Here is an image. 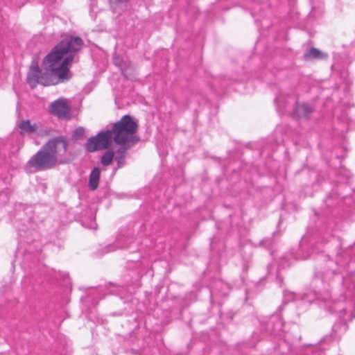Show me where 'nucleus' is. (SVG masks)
<instances>
[{
    "label": "nucleus",
    "mask_w": 355,
    "mask_h": 355,
    "mask_svg": "<svg viewBox=\"0 0 355 355\" xmlns=\"http://www.w3.org/2000/svg\"><path fill=\"white\" fill-rule=\"evenodd\" d=\"M323 57H326L322 52H321L318 49L314 47L311 48L307 52L304 54L305 59L309 58H322Z\"/></svg>",
    "instance_id": "obj_14"
},
{
    "label": "nucleus",
    "mask_w": 355,
    "mask_h": 355,
    "mask_svg": "<svg viewBox=\"0 0 355 355\" xmlns=\"http://www.w3.org/2000/svg\"><path fill=\"white\" fill-rule=\"evenodd\" d=\"M332 261H329L327 268L315 272L316 284L320 282L321 285L317 286V290L314 292L305 293L302 296V300L311 303L315 300H321L328 302L331 297L330 291L338 275L336 270L330 268Z\"/></svg>",
    "instance_id": "obj_3"
},
{
    "label": "nucleus",
    "mask_w": 355,
    "mask_h": 355,
    "mask_svg": "<svg viewBox=\"0 0 355 355\" xmlns=\"http://www.w3.org/2000/svg\"><path fill=\"white\" fill-rule=\"evenodd\" d=\"M114 153L111 150L106 151L103 155L101 157V163L104 166L110 165L114 158Z\"/></svg>",
    "instance_id": "obj_16"
},
{
    "label": "nucleus",
    "mask_w": 355,
    "mask_h": 355,
    "mask_svg": "<svg viewBox=\"0 0 355 355\" xmlns=\"http://www.w3.org/2000/svg\"><path fill=\"white\" fill-rule=\"evenodd\" d=\"M112 141L114 140L111 132L110 130H106L90 137L85 144V148L90 153L105 150L111 145Z\"/></svg>",
    "instance_id": "obj_5"
},
{
    "label": "nucleus",
    "mask_w": 355,
    "mask_h": 355,
    "mask_svg": "<svg viewBox=\"0 0 355 355\" xmlns=\"http://www.w3.org/2000/svg\"><path fill=\"white\" fill-rule=\"evenodd\" d=\"M128 150V148L121 146L118 148V150L116 152V155H123V157H125L126 151Z\"/></svg>",
    "instance_id": "obj_21"
},
{
    "label": "nucleus",
    "mask_w": 355,
    "mask_h": 355,
    "mask_svg": "<svg viewBox=\"0 0 355 355\" xmlns=\"http://www.w3.org/2000/svg\"><path fill=\"white\" fill-rule=\"evenodd\" d=\"M335 258L336 264L341 267H345L349 260L355 261V242L345 250L340 247L336 251Z\"/></svg>",
    "instance_id": "obj_7"
},
{
    "label": "nucleus",
    "mask_w": 355,
    "mask_h": 355,
    "mask_svg": "<svg viewBox=\"0 0 355 355\" xmlns=\"http://www.w3.org/2000/svg\"><path fill=\"white\" fill-rule=\"evenodd\" d=\"M68 145L67 139L63 136L49 139L26 163L25 171L29 173L46 171L67 163L65 155Z\"/></svg>",
    "instance_id": "obj_2"
},
{
    "label": "nucleus",
    "mask_w": 355,
    "mask_h": 355,
    "mask_svg": "<svg viewBox=\"0 0 355 355\" xmlns=\"http://www.w3.org/2000/svg\"><path fill=\"white\" fill-rule=\"evenodd\" d=\"M100 178V169L95 167L92 169L89 175V187L91 190L94 191L97 189Z\"/></svg>",
    "instance_id": "obj_12"
},
{
    "label": "nucleus",
    "mask_w": 355,
    "mask_h": 355,
    "mask_svg": "<svg viewBox=\"0 0 355 355\" xmlns=\"http://www.w3.org/2000/svg\"><path fill=\"white\" fill-rule=\"evenodd\" d=\"M311 257V255L309 254H306V255L302 254H296V255H294V258L295 259H302V260H304V259H306L308 258H309Z\"/></svg>",
    "instance_id": "obj_22"
},
{
    "label": "nucleus",
    "mask_w": 355,
    "mask_h": 355,
    "mask_svg": "<svg viewBox=\"0 0 355 355\" xmlns=\"http://www.w3.org/2000/svg\"><path fill=\"white\" fill-rule=\"evenodd\" d=\"M266 331L275 335H279L280 332L284 331V322L281 315L279 313H274L269 318L268 322H261Z\"/></svg>",
    "instance_id": "obj_8"
},
{
    "label": "nucleus",
    "mask_w": 355,
    "mask_h": 355,
    "mask_svg": "<svg viewBox=\"0 0 355 355\" xmlns=\"http://www.w3.org/2000/svg\"><path fill=\"white\" fill-rule=\"evenodd\" d=\"M343 284L345 289L343 298L345 300H348L350 302V306H352L355 298V278L354 272L352 271L343 275Z\"/></svg>",
    "instance_id": "obj_6"
},
{
    "label": "nucleus",
    "mask_w": 355,
    "mask_h": 355,
    "mask_svg": "<svg viewBox=\"0 0 355 355\" xmlns=\"http://www.w3.org/2000/svg\"><path fill=\"white\" fill-rule=\"evenodd\" d=\"M334 196H342L343 198H345V196H343L342 193H338V191L335 189H334L333 193L330 195L329 197H328V200H329L330 198H332Z\"/></svg>",
    "instance_id": "obj_24"
},
{
    "label": "nucleus",
    "mask_w": 355,
    "mask_h": 355,
    "mask_svg": "<svg viewBox=\"0 0 355 355\" xmlns=\"http://www.w3.org/2000/svg\"><path fill=\"white\" fill-rule=\"evenodd\" d=\"M129 0H109L111 8L116 11L118 9H123L126 7Z\"/></svg>",
    "instance_id": "obj_15"
},
{
    "label": "nucleus",
    "mask_w": 355,
    "mask_h": 355,
    "mask_svg": "<svg viewBox=\"0 0 355 355\" xmlns=\"http://www.w3.org/2000/svg\"><path fill=\"white\" fill-rule=\"evenodd\" d=\"M21 134H32L37 131V127L35 123L31 124L30 120H23L18 125Z\"/></svg>",
    "instance_id": "obj_13"
},
{
    "label": "nucleus",
    "mask_w": 355,
    "mask_h": 355,
    "mask_svg": "<svg viewBox=\"0 0 355 355\" xmlns=\"http://www.w3.org/2000/svg\"><path fill=\"white\" fill-rule=\"evenodd\" d=\"M83 44L79 37H65L44 58L43 65L46 71L44 73L37 64H32L27 77L28 84L34 87L37 84L48 86L69 80L71 78L69 67Z\"/></svg>",
    "instance_id": "obj_1"
},
{
    "label": "nucleus",
    "mask_w": 355,
    "mask_h": 355,
    "mask_svg": "<svg viewBox=\"0 0 355 355\" xmlns=\"http://www.w3.org/2000/svg\"><path fill=\"white\" fill-rule=\"evenodd\" d=\"M112 133L114 141L119 145L126 144L135 141V134L137 130V123L132 116L124 115L121 119L112 125L109 129Z\"/></svg>",
    "instance_id": "obj_4"
},
{
    "label": "nucleus",
    "mask_w": 355,
    "mask_h": 355,
    "mask_svg": "<svg viewBox=\"0 0 355 355\" xmlns=\"http://www.w3.org/2000/svg\"><path fill=\"white\" fill-rule=\"evenodd\" d=\"M339 175L343 176L347 180L349 179L351 177V173L347 169L345 168H341L338 172Z\"/></svg>",
    "instance_id": "obj_19"
},
{
    "label": "nucleus",
    "mask_w": 355,
    "mask_h": 355,
    "mask_svg": "<svg viewBox=\"0 0 355 355\" xmlns=\"http://www.w3.org/2000/svg\"><path fill=\"white\" fill-rule=\"evenodd\" d=\"M134 238L130 233L121 234L116 238V243L119 248H128L130 245L133 242Z\"/></svg>",
    "instance_id": "obj_11"
},
{
    "label": "nucleus",
    "mask_w": 355,
    "mask_h": 355,
    "mask_svg": "<svg viewBox=\"0 0 355 355\" xmlns=\"http://www.w3.org/2000/svg\"><path fill=\"white\" fill-rule=\"evenodd\" d=\"M297 298V295H294V297H293V300H296Z\"/></svg>",
    "instance_id": "obj_29"
},
{
    "label": "nucleus",
    "mask_w": 355,
    "mask_h": 355,
    "mask_svg": "<svg viewBox=\"0 0 355 355\" xmlns=\"http://www.w3.org/2000/svg\"><path fill=\"white\" fill-rule=\"evenodd\" d=\"M337 244H338V246L340 247V243L337 241H336Z\"/></svg>",
    "instance_id": "obj_30"
},
{
    "label": "nucleus",
    "mask_w": 355,
    "mask_h": 355,
    "mask_svg": "<svg viewBox=\"0 0 355 355\" xmlns=\"http://www.w3.org/2000/svg\"><path fill=\"white\" fill-rule=\"evenodd\" d=\"M50 112L60 119L66 118L70 112L67 101L64 99H58L50 105Z\"/></svg>",
    "instance_id": "obj_9"
},
{
    "label": "nucleus",
    "mask_w": 355,
    "mask_h": 355,
    "mask_svg": "<svg viewBox=\"0 0 355 355\" xmlns=\"http://www.w3.org/2000/svg\"><path fill=\"white\" fill-rule=\"evenodd\" d=\"M275 101L276 104H277V105L280 104V103H281V96H279L276 97Z\"/></svg>",
    "instance_id": "obj_26"
},
{
    "label": "nucleus",
    "mask_w": 355,
    "mask_h": 355,
    "mask_svg": "<svg viewBox=\"0 0 355 355\" xmlns=\"http://www.w3.org/2000/svg\"><path fill=\"white\" fill-rule=\"evenodd\" d=\"M342 327H343L345 329V330L346 329V327L345 325H336L334 327L333 329L334 331H336L338 328H342Z\"/></svg>",
    "instance_id": "obj_25"
},
{
    "label": "nucleus",
    "mask_w": 355,
    "mask_h": 355,
    "mask_svg": "<svg viewBox=\"0 0 355 355\" xmlns=\"http://www.w3.org/2000/svg\"><path fill=\"white\" fill-rule=\"evenodd\" d=\"M313 112V107L308 103H296L294 114L299 119H308Z\"/></svg>",
    "instance_id": "obj_10"
},
{
    "label": "nucleus",
    "mask_w": 355,
    "mask_h": 355,
    "mask_svg": "<svg viewBox=\"0 0 355 355\" xmlns=\"http://www.w3.org/2000/svg\"><path fill=\"white\" fill-rule=\"evenodd\" d=\"M125 157L123 155H115V160L117 162L118 168L122 167L124 164Z\"/></svg>",
    "instance_id": "obj_20"
},
{
    "label": "nucleus",
    "mask_w": 355,
    "mask_h": 355,
    "mask_svg": "<svg viewBox=\"0 0 355 355\" xmlns=\"http://www.w3.org/2000/svg\"><path fill=\"white\" fill-rule=\"evenodd\" d=\"M312 251H313V253H317V250H316V249H315V248L312 249Z\"/></svg>",
    "instance_id": "obj_28"
},
{
    "label": "nucleus",
    "mask_w": 355,
    "mask_h": 355,
    "mask_svg": "<svg viewBox=\"0 0 355 355\" xmlns=\"http://www.w3.org/2000/svg\"><path fill=\"white\" fill-rule=\"evenodd\" d=\"M328 309L329 310V311L331 312H333V313H335V312H342V311H345V309H347V307H343L342 305H341V303L340 302H334V306H328Z\"/></svg>",
    "instance_id": "obj_17"
},
{
    "label": "nucleus",
    "mask_w": 355,
    "mask_h": 355,
    "mask_svg": "<svg viewBox=\"0 0 355 355\" xmlns=\"http://www.w3.org/2000/svg\"><path fill=\"white\" fill-rule=\"evenodd\" d=\"M340 189H348V187L345 184H342L340 185Z\"/></svg>",
    "instance_id": "obj_27"
},
{
    "label": "nucleus",
    "mask_w": 355,
    "mask_h": 355,
    "mask_svg": "<svg viewBox=\"0 0 355 355\" xmlns=\"http://www.w3.org/2000/svg\"><path fill=\"white\" fill-rule=\"evenodd\" d=\"M85 135V129L83 127L77 128L72 134V137L74 139H79L84 137Z\"/></svg>",
    "instance_id": "obj_18"
},
{
    "label": "nucleus",
    "mask_w": 355,
    "mask_h": 355,
    "mask_svg": "<svg viewBox=\"0 0 355 355\" xmlns=\"http://www.w3.org/2000/svg\"><path fill=\"white\" fill-rule=\"evenodd\" d=\"M262 245L266 248H270L272 245V241L270 239H264L262 241Z\"/></svg>",
    "instance_id": "obj_23"
}]
</instances>
